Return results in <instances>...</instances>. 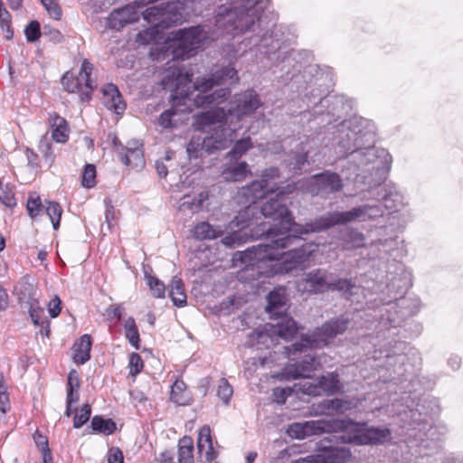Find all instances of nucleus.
Wrapping results in <instances>:
<instances>
[{
  "label": "nucleus",
  "instance_id": "obj_1",
  "mask_svg": "<svg viewBox=\"0 0 463 463\" xmlns=\"http://www.w3.org/2000/svg\"><path fill=\"white\" fill-rule=\"evenodd\" d=\"M193 74L182 68H175L168 75V80L175 86L172 94L173 109L164 111L158 123L161 127L172 128V117L177 112L189 113L196 108L221 104L230 95L229 88H221L209 93L214 86L237 83L239 77L237 71L230 66H223L217 69L211 76L198 78L193 86L185 90L187 84L192 82Z\"/></svg>",
  "mask_w": 463,
  "mask_h": 463
},
{
  "label": "nucleus",
  "instance_id": "obj_2",
  "mask_svg": "<svg viewBox=\"0 0 463 463\" xmlns=\"http://www.w3.org/2000/svg\"><path fill=\"white\" fill-rule=\"evenodd\" d=\"M299 234L288 233L270 240V244L253 246L245 251L240 252V260L246 266L257 269L260 275L272 277L283 275L308 264L317 246L306 243L284 252H278L279 249L291 246L298 240Z\"/></svg>",
  "mask_w": 463,
  "mask_h": 463
},
{
  "label": "nucleus",
  "instance_id": "obj_3",
  "mask_svg": "<svg viewBox=\"0 0 463 463\" xmlns=\"http://www.w3.org/2000/svg\"><path fill=\"white\" fill-rule=\"evenodd\" d=\"M296 191H298L297 184L290 183L281 187L274 197L269 198L263 203L260 209L254 203L253 205L257 208V212L253 215L249 216V218L251 219L250 224L242 227V225L236 223L234 218L230 223V228L233 229L236 227L238 230L223 237L222 242L231 248H235L246 242L249 237V233L246 230L254 223H257V219L259 218L257 216L258 214L278 222V225L269 227L268 229H266L265 223L260 224L262 226L261 234H266L267 238L270 240L290 232L297 234H307L312 232L311 231L307 232V229L309 228V224L315 222V220L307 222L305 226L298 224L294 222L291 212L287 206L288 195Z\"/></svg>",
  "mask_w": 463,
  "mask_h": 463
},
{
  "label": "nucleus",
  "instance_id": "obj_4",
  "mask_svg": "<svg viewBox=\"0 0 463 463\" xmlns=\"http://www.w3.org/2000/svg\"><path fill=\"white\" fill-rule=\"evenodd\" d=\"M349 323V319L345 317L329 320L317 327L312 334L302 335L300 341L293 344L291 347H285L288 356L297 362L283 369L282 378L288 381L308 378L312 372L320 367L319 358L313 349L326 346L330 340L344 334Z\"/></svg>",
  "mask_w": 463,
  "mask_h": 463
},
{
  "label": "nucleus",
  "instance_id": "obj_5",
  "mask_svg": "<svg viewBox=\"0 0 463 463\" xmlns=\"http://www.w3.org/2000/svg\"><path fill=\"white\" fill-rule=\"evenodd\" d=\"M266 311L278 316L276 323L266 324L263 330L254 332L258 343L269 345L268 342L273 343L278 338L290 340L300 328L295 320L284 315L279 317L288 308V298L285 287L275 288L267 296Z\"/></svg>",
  "mask_w": 463,
  "mask_h": 463
},
{
  "label": "nucleus",
  "instance_id": "obj_6",
  "mask_svg": "<svg viewBox=\"0 0 463 463\" xmlns=\"http://www.w3.org/2000/svg\"><path fill=\"white\" fill-rule=\"evenodd\" d=\"M260 0H230L228 5L219 6L215 16V26L223 33L237 35L255 31L259 26Z\"/></svg>",
  "mask_w": 463,
  "mask_h": 463
},
{
  "label": "nucleus",
  "instance_id": "obj_7",
  "mask_svg": "<svg viewBox=\"0 0 463 463\" xmlns=\"http://www.w3.org/2000/svg\"><path fill=\"white\" fill-rule=\"evenodd\" d=\"M279 177V168L272 166L263 171L260 180L253 181L249 185L239 189L235 195L236 203L246 206L235 216L238 225L245 227L250 224L251 219L249 216L257 212V208L253 204L268 194L279 192L281 189L275 182Z\"/></svg>",
  "mask_w": 463,
  "mask_h": 463
},
{
  "label": "nucleus",
  "instance_id": "obj_8",
  "mask_svg": "<svg viewBox=\"0 0 463 463\" xmlns=\"http://www.w3.org/2000/svg\"><path fill=\"white\" fill-rule=\"evenodd\" d=\"M261 105L259 95L253 90L236 94L230 102V108H223L202 112L198 118L201 126L220 122L222 119L230 121V124L239 123L244 117L253 114Z\"/></svg>",
  "mask_w": 463,
  "mask_h": 463
},
{
  "label": "nucleus",
  "instance_id": "obj_9",
  "mask_svg": "<svg viewBox=\"0 0 463 463\" xmlns=\"http://www.w3.org/2000/svg\"><path fill=\"white\" fill-rule=\"evenodd\" d=\"M383 215L382 209L377 205H362L354 207L347 212H335L326 213L315 219V222L309 224L307 231L321 232L336 224H344L353 221H365Z\"/></svg>",
  "mask_w": 463,
  "mask_h": 463
},
{
  "label": "nucleus",
  "instance_id": "obj_10",
  "mask_svg": "<svg viewBox=\"0 0 463 463\" xmlns=\"http://www.w3.org/2000/svg\"><path fill=\"white\" fill-rule=\"evenodd\" d=\"M340 420L349 422L346 428L339 430L344 434L335 436V440L341 443L368 445L383 443L391 439V431L387 428H366L365 423H357L350 419Z\"/></svg>",
  "mask_w": 463,
  "mask_h": 463
},
{
  "label": "nucleus",
  "instance_id": "obj_11",
  "mask_svg": "<svg viewBox=\"0 0 463 463\" xmlns=\"http://www.w3.org/2000/svg\"><path fill=\"white\" fill-rule=\"evenodd\" d=\"M201 116L197 114L194 120V128L207 133L205 137L206 153L213 154L216 151L227 148L236 137V131L241 126L235 123L230 124V121L222 119L220 122L212 123L207 126H201L198 122V118Z\"/></svg>",
  "mask_w": 463,
  "mask_h": 463
},
{
  "label": "nucleus",
  "instance_id": "obj_12",
  "mask_svg": "<svg viewBox=\"0 0 463 463\" xmlns=\"http://www.w3.org/2000/svg\"><path fill=\"white\" fill-rule=\"evenodd\" d=\"M172 34L173 56L181 60L194 55V51L201 48L210 39L209 32L201 25L180 29Z\"/></svg>",
  "mask_w": 463,
  "mask_h": 463
},
{
  "label": "nucleus",
  "instance_id": "obj_13",
  "mask_svg": "<svg viewBox=\"0 0 463 463\" xmlns=\"http://www.w3.org/2000/svg\"><path fill=\"white\" fill-rule=\"evenodd\" d=\"M348 424V421L334 418L308 420L303 423L291 424L288 432L292 437L302 439L311 435L339 432V430L346 428Z\"/></svg>",
  "mask_w": 463,
  "mask_h": 463
},
{
  "label": "nucleus",
  "instance_id": "obj_14",
  "mask_svg": "<svg viewBox=\"0 0 463 463\" xmlns=\"http://www.w3.org/2000/svg\"><path fill=\"white\" fill-rule=\"evenodd\" d=\"M93 70V65L84 60L82 61L80 72L77 77L71 73L66 72L62 79L61 84L63 88L71 93H79L81 101H88L91 98V93L96 87L90 80V73Z\"/></svg>",
  "mask_w": 463,
  "mask_h": 463
},
{
  "label": "nucleus",
  "instance_id": "obj_15",
  "mask_svg": "<svg viewBox=\"0 0 463 463\" xmlns=\"http://www.w3.org/2000/svg\"><path fill=\"white\" fill-rule=\"evenodd\" d=\"M296 184L298 190L313 195L335 193L343 187L340 176L329 171L315 175L308 179L299 180Z\"/></svg>",
  "mask_w": 463,
  "mask_h": 463
},
{
  "label": "nucleus",
  "instance_id": "obj_16",
  "mask_svg": "<svg viewBox=\"0 0 463 463\" xmlns=\"http://www.w3.org/2000/svg\"><path fill=\"white\" fill-rule=\"evenodd\" d=\"M330 273L323 269H316L303 275L298 282V289L302 293L310 295L321 294L328 291V279Z\"/></svg>",
  "mask_w": 463,
  "mask_h": 463
},
{
  "label": "nucleus",
  "instance_id": "obj_17",
  "mask_svg": "<svg viewBox=\"0 0 463 463\" xmlns=\"http://www.w3.org/2000/svg\"><path fill=\"white\" fill-rule=\"evenodd\" d=\"M351 452L346 448L323 447L315 455L301 458L294 463H346Z\"/></svg>",
  "mask_w": 463,
  "mask_h": 463
},
{
  "label": "nucleus",
  "instance_id": "obj_18",
  "mask_svg": "<svg viewBox=\"0 0 463 463\" xmlns=\"http://www.w3.org/2000/svg\"><path fill=\"white\" fill-rule=\"evenodd\" d=\"M139 19L137 11L133 5H127L111 12L108 17V26L113 30H120L125 25L137 22Z\"/></svg>",
  "mask_w": 463,
  "mask_h": 463
},
{
  "label": "nucleus",
  "instance_id": "obj_19",
  "mask_svg": "<svg viewBox=\"0 0 463 463\" xmlns=\"http://www.w3.org/2000/svg\"><path fill=\"white\" fill-rule=\"evenodd\" d=\"M120 160L132 168H142L145 165L142 144L137 140L128 142L120 153Z\"/></svg>",
  "mask_w": 463,
  "mask_h": 463
},
{
  "label": "nucleus",
  "instance_id": "obj_20",
  "mask_svg": "<svg viewBox=\"0 0 463 463\" xmlns=\"http://www.w3.org/2000/svg\"><path fill=\"white\" fill-rule=\"evenodd\" d=\"M194 0H176L165 3L166 20L174 24H179L190 14V9Z\"/></svg>",
  "mask_w": 463,
  "mask_h": 463
},
{
  "label": "nucleus",
  "instance_id": "obj_21",
  "mask_svg": "<svg viewBox=\"0 0 463 463\" xmlns=\"http://www.w3.org/2000/svg\"><path fill=\"white\" fill-rule=\"evenodd\" d=\"M197 449L199 456L204 458L205 463H211L218 455L213 449L211 429L208 425L203 426L199 430Z\"/></svg>",
  "mask_w": 463,
  "mask_h": 463
},
{
  "label": "nucleus",
  "instance_id": "obj_22",
  "mask_svg": "<svg viewBox=\"0 0 463 463\" xmlns=\"http://www.w3.org/2000/svg\"><path fill=\"white\" fill-rule=\"evenodd\" d=\"M103 104L117 114H121L126 109V104L116 85L109 83L102 89Z\"/></svg>",
  "mask_w": 463,
  "mask_h": 463
},
{
  "label": "nucleus",
  "instance_id": "obj_23",
  "mask_svg": "<svg viewBox=\"0 0 463 463\" xmlns=\"http://www.w3.org/2000/svg\"><path fill=\"white\" fill-rule=\"evenodd\" d=\"M48 124L52 138L57 143H65L69 138V126L66 119L56 112L49 113Z\"/></svg>",
  "mask_w": 463,
  "mask_h": 463
},
{
  "label": "nucleus",
  "instance_id": "obj_24",
  "mask_svg": "<svg viewBox=\"0 0 463 463\" xmlns=\"http://www.w3.org/2000/svg\"><path fill=\"white\" fill-rule=\"evenodd\" d=\"M250 174V169L246 162L225 164L222 171V176L227 182L242 181Z\"/></svg>",
  "mask_w": 463,
  "mask_h": 463
},
{
  "label": "nucleus",
  "instance_id": "obj_25",
  "mask_svg": "<svg viewBox=\"0 0 463 463\" xmlns=\"http://www.w3.org/2000/svg\"><path fill=\"white\" fill-rule=\"evenodd\" d=\"M92 339L90 335H83L72 346V359L77 364H84L90 359Z\"/></svg>",
  "mask_w": 463,
  "mask_h": 463
},
{
  "label": "nucleus",
  "instance_id": "obj_26",
  "mask_svg": "<svg viewBox=\"0 0 463 463\" xmlns=\"http://www.w3.org/2000/svg\"><path fill=\"white\" fill-rule=\"evenodd\" d=\"M320 394L332 395L341 391L339 377L336 373H328L317 378Z\"/></svg>",
  "mask_w": 463,
  "mask_h": 463
},
{
  "label": "nucleus",
  "instance_id": "obj_27",
  "mask_svg": "<svg viewBox=\"0 0 463 463\" xmlns=\"http://www.w3.org/2000/svg\"><path fill=\"white\" fill-rule=\"evenodd\" d=\"M223 233V230L219 226H213L206 222L198 223L194 228V237L199 241L213 240Z\"/></svg>",
  "mask_w": 463,
  "mask_h": 463
},
{
  "label": "nucleus",
  "instance_id": "obj_28",
  "mask_svg": "<svg viewBox=\"0 0 463 463\" xmlns=\"http://www.w3.org/2000/svg\"><path fill=\"white\" fill-rule=\"evenodd\" d=\"M169 296L175 306L181 307L186 305L184 285L181 279L175 277L170 284Z\"/></svg>",
  "mask_w": 463,
  "mask_h": 463
},
{
  "label": "nucleus",
  "instance_id": "obj_29",
  "mask_svg": "<svg viewBox=\"0 0 463 463\" xmlns=\"http://www.w3.org/2000/svg\"><path fill=\"white\" fill-rule=\"evenodd\" d=\"M194 441L189 436L183 437L178 443V463H194Z\"/></svg>",
  "mask_w": 463,
  "mask_h": 463
},
{
  "label": "nucleus",
  "instance_id": "obj_30",
  "mask_svg": "<svg viewBox=\"0 0 463 463\" xmlns=\"http://www.w3.org/2000/svg\"><path fill=\"white\" fill-rule=\"evenodd\" d=\"M186 152L190 159L202 156L203 152L206 153L205 138L201 135L193 136L187 145Z\"/></svg>",
  "mask_w": 463,
  "mask_h": 463
},
{
  "label": "nucleus",
  "instance_id": "obj_31",
  "mask_svg": "<svg viewBox=\"0 0 463 463\" xmlns=\"http://www.w3.org/2000/svg\"><path fill=\"white\" fill-rule=\"evenodd\" d=\"M171 400L178 405H185L189 401L186 392V384L181 380H176L172 385Z\"/></svg>",
  "mask_w": 463,
  "mask_h": 463
},
{
  "label": "nucleus",
  "instance_id": "obj_32",
  "mask_svg": "<svg viewBox=\"0 0 463 463\" xmlns=\"http://www.w3.org/2000/svg\"><path fill=\"white\" fill-rule=\"evenodd\" d=\"M208 199V193L202 192L198 194V197L191 199L190 196L185 195L182 198V203H180V210H190L193 213L198 212L205 200Z\"/></svg>",
  "mask_w": 463,
  "mask_h": 463
},
{
  "label": "nucleus",
  "instance_id": "obj_33",
  "mask_svg": "<svg viewBox=\"0 0 463 463\" xmlns=\"http://www.w3.org/2000/svg\"><path fill=\"white\" fill-rule=\"evenodd\" d=\"M91 428L96 432L109 435L115 431L116 423L111 419L105 420L100 416H95L91 420Z\"/></svg>",
  "mask_w": 463,
  "mask_h": 463
},
{
  "label": "nucleus",
  "instance_id": "obj_34",
  "mask_svg": "<svg viewBox=\"0 0 463 463\" xmlns=\"http://www.w3.org/2000/svg\"><path fill=\"white\" fill-rule=\"evenodd\" d=\"M144 20L149 23H156L157 21H163L166 19V11L165 8V3L157 5L147 7L142 13Z\"/></svg>",
  "mask_w": 463,
  "mask_h": 463
},
{
  "label": "nucleus",
  "instance_id": "obj_35",
  "mask_svg": "<svg viewBox=\"0 0 463 463\" xmlns=\"http://www.w3.org/2000/svg\"><path fill=\"white\" fill-rule=\"evenodd\" d=\"M354 287L355 285L351 279H333V275L330 273V277L328 279V291H339L346 294Z\"/></svg>",
  "mask_w": 463,
  "mask_h": 463
},
{
  "label": "nucleus",
  "instance_id": "obj_36",
  "mask_svg": "<svg viewBox=\"0 0 463 463\" xmlns=\"http://www.w3.org/2000/svg\"><path fill=\"white\" fill-rule=\"evenodd\" d=\"M45 212L52 223L53 229L57 230L60 226L62 208L58 203L48 201L45 203Z\"/></svg>",
  "mask_w": 463,
  "mask_h": 463
},
{
  "label": "nucleus",
  "instance_id": "obj_37",
  "mask_svg": "<svg viewBox=\"0 0 463 463\" xmlns=\"http://www.w3.org/2000/svg\"><path fill=\"white\" fill-rule=\"evenodd\" d=\"M323 404L326 409L337 413H345L354 407L351 401L337 398L325 401Z\"/></svg>",
  "mask_w": 463,
  "mask_h": 463
},
{
  "label": "nucleus",
  "instance_id": "obj_38",
  "mask_svg": "<svg viewBox=\"0 0 463 463\" xmlns=\"http://www.w3.org/2000/svg\"><path fill=\"white\" fill-rule=\"evenodd\" d=\"M294 390L297 392H300V393L307 394V395H312V396L321 395L317 380L316 382H304V383H296L294 385Z\"/></svg>",
  "mask_w": 463,
  "mask_h": 463
},
{
  "label": "nucleus",
  "instance_id": "obj_39",
  "mask_svg": "<svg viewBox=\"0 0 463 463\" xmlns=\"http://www.w3.org/2000/svg\"><path fill=\"white\" fill-rule=\"evenodd\" d=\"M252 147V143L250 137L238 140L232 149L228 153V156L232 158H239L245 154L250 148Z\"/></svg>",
  "mask_w": 463,
  "mask_h": 463
},
{
  "label": "nucleus",
  "instance_id": "obj_40",
  "mask_svg": "<svg viewBox=\"0 0 463 463\" xmlns=\"http://www.w3.org/2000/svg\"><path fill=\"white\" fill-rule=\"evenodd\" d=\"M307 162V152H296L290 156L288 160V165L292 171L296 174L301 171L302 167Z\"/></svg>",
  "mask_w": 463,
  "mask_h": 463
},
{
  "label": "nucleus",
  "instance_id": "obj_41",
  "mask_svg": "<svg viewBox=\"0 0 463 463\" xmlns=\"http://www.w3.org/2000/svg\"><path fill=\"white\" fill-rule=\"evenodd\" d=\"M0 201L7 207L13 208L16 205V200L14 198V194L12 189L7 185L3 184L0 180Z\"/></svg>",
  "mask_w": 463,
  "mask_h": 463
},
{
  "label": "nucleus",
  "instance_id": "obj_42",
  "mask_svg": "<svg viewBox=\"0 0 463 463\" xmlns=\"http://www.w3.org/2000/svg\"><path fill=\"white\" fill-rule=\"evenodd\" d=\"M43 207L40 197L36 194H32L29 196L26 203V209L29 216L32 219L36 218Z\"/></svg>",
  "mask_w": 463,
  "mask_h": 463
},
{
  "label": "nucleus",
  "instance_id": "obj_43",
  "mask_svg": "<svg viewBox=\"0 0 463 463\" xmlns=\"http://www.w3.org/2000/svg\"><path fill=\"white\" fill-rule=\"evenodd\" d=\"M91 407L90 404H83L79 412H76L73 418V427L79 429L82 427L90 419Z\"/></svg>",
  "mask_w": 463,
  "mask_h": 463
},
{
  "label": "nucleus",
  "instance_id": "obj_44",
  "mask_svg": "<svg viewBox=\"0 0 463 463\" xmlns=\"http://www.w3.org/2000/svg\"><path fill=\"white\" fill-rule=\"evenodd\" d=\"M378 150L373 146H369L364 149H358L355 151V154L360 157L362 164H370L374 163L375 159L379 156Z\"/></svg>",
  "mask_w": 463,
  "mask_h": 463
},
{
  "label": "nucleus",
  "instance_id": "obj_45",
  "mask_svg": "<svg viewBox=\"0 0 463 463\" xmlns=\"http://www.w3.org/2000/svg\"><path fill=\"white\" fill-rule=\"evenodd\" d=\"M147 284L153 292L154 297L156 298H162L165 296V284L159 280L157 278L151 276V275H146Z\"/></svg>",
  "mask_w": 463,
  "mask_h": 463
},
{
  "label": "nucleus",
  "instance_id": "obj_46",
  "mask_svg": "<svg viewBox=\"0 0 463 463\" xmlns=\"http://www.w3.org/2000/svg\"><path fill=\"white\" fill-rule=\"evenodd\" d=\"M96 167L94 165H86L82 173V185L87 188H91L95 185Z\"/></svg>",
  "mask_w": 463,
  "mask_h": 463
},
{
  "label": "nucleus",
  "instance_id": "obj_47",
  "mask_svg": "<svg viewBox=\"0 0 463 463\" xmlns=\"http://www.w3.org/2000/svg\"><path fill=\"white\" fill-rule=\"evenodd\" d=\"M232 387L224 378L221 379L218 384L217 395L223 401L225 404L229 403V401L232 395Z\"/></svg>",
  "mask_w": 463,
  "mask_h": 463
},
{
  "label": "nucleus",
  "instance_id": "obj_48",
  "mask_svg": "<svg viewBox=\"0 0 463 463\" xmlns=\"http://www.w3.org/2000/svg\"><path fill=\"white\" fill-rule=\"evenodd\" d=\"M43 310L39 307L38 301L32 299L29 303V314L34 325L42 326L44 321L42 319Z\"/></svg>",
  "mask_w": 463,
  "mask_h": 463
},
{
  "label": "nucleus",
  "instance_id": "obj_49",
  "mask_svg": "<svg viewBox=\"0 0 463 463\" xmlns=\"http://www.w3.org/2000/svg\"><path fill=\"white\" fill-rule=\"evenodd\" d=\"M24 34L28 42H35L41 36L40 24L37 21H32L24 29Z\"/></svg>",
  "mask_w": 463,
  "mask_h": 463
},
{
  "label": "nucleus",
  "instance_id": "obj_50",
  "mask_svg": "<svg viewBox=\"0 0 463 463\" xmlns=\"http://www.w3.org/2000/svg\"><path fill=\"white\" fill-rule=\"evenodd\" d=\"M143 369V361L141 356L137 353H132L129 357L130 374L135 376Z\"/></svg>",
  "mask_w": 463,
  "mask_h": 463
},
{
  "label": "nucleus",
  "instance_id": "obj_51",
  "mask_svg": "<svg viewBox=\"0 0 463 463\" xmlns=\"http://www.w3.org/2000/svg\"><path fill=\"white\" fill-rule=\"evenodd\" d=\"M156 30L154 28H148L137 33V42L141 44H149L156 39Z\"/></svg>",
  "mask_w": 463,
  "mask_h": 463
},
{
  "label": "nucleus",
  "instance_id": "obj_52",
  "mask_svg": "<svg viewBox=\"0 0 463 463\" xmlns=\"http://www.w3.org/2000/svg\"><path fill=\"white\" fill-rule=\"evenodd\" d=\"M293 391L291 388H275L272 392L274 402L279 404L285 403L287 398L292 394Z\"/></svg>",
  "mask_w": 463,
  "mask_h": 463
},
{
  "label": "nucleus",
  "instance_id": "obj_53",
  "mask_svg": "<svg viewBox=\"0 0 463 463\" xmlns=\"http://www.w3.org/2000/svg\"><path fill=\"white\" fill-rule=\"evenodd\" d=\"M0 27L5 34L6 40H11L14 36V32L11 27L10 14L2 15L0 18Z\"/></svg>",
  "mask_w": 463,
  "mask_h": 463
},
{
  "label": "nucleus",
  "instance_id": "obj_54",
  "mask_svg": "<svg viewBox=\"0 0 463 463\" xmlns=\"http://www.w3.org/2000/svg\"><path fill=\"white\" fill-rule=\"evenodd\" d=\"M66 410H65V416L71 417L72 413V404L77 402L80 399V394L78 392L72 391V390H66Z\"/></svg>",
  "mask_w": 463,
  "mask_h": 463
},
{
  "label": "nucleus",
  "instance_id": "obj_55",
  "mask_svg": "<svg viewBox=\"0 0 463 463\" xmlns=\"http://www.w3.org/2000/svg\"><path fill=\"white\" fill-rule=\"evenodd\" d=\"M51 16L59 20L61 16V9L55 0H44L43 4Z\"/></svg>",
  "mask_w": 463,
  "mask_h": 463
},
{
  "label": "nucleus",
  "instance_id": "obj_56",
  "mask_svg": "<svg viewBox=\"0 0 463 463\" xmlns=\"http://www.w3.org/2000/svg\"><path fill=\"white\" fill-rule=\"evenodd\" d=\"M80 380L76 370H71L67 379V390H72L79 392Z\"/></svg>",
  "mask_w": 463,
  "mask_h": 463
},
{
  "label": "nucleus",
  "instance_id": "obj_57",
  "mask_svg": "<svg viewBox=\"0 0 463 463\" xmlns=\"http://www.w3.org/2000/svg\"><path fill=\"white\" fill-rule=\"evenodd\" d=\"M124 310L125 309H124L123 306L118 304V305H110L107 308L106 312H107L108 317L110 319L119 320L123 316Z\"/></svg>",
  "mask_w": 463,
  "mask_h": 463
},
{
  "label": "nucleus",
  "instance_id": "obj_58",
  "mask_svg": "<svg viewBox=\"0 0 463 463\" xmlns=\"http://www.w3.org/2000/svg\"><path fill=\"white\" fill-rule=\"evenodd\" d=\"M61 299L55 296L48 305V312L52 317H56L61 313Z\"/></svg>",
  "mask_w": 463,
  "mask_h": 463
},
{
  "label": "nucleus",
  "instance_id": "obj_59",
  "mask_svg": "<svg viewBox=\"0 0 463 463\" xmlns=\"http://www.w3.org/2000/svg\"><path fill=\"white\" fill-rule=\"evenodd\" d=\"M125 335L128 339L132 346H134L136 349L139 348L140 338L137 327L134 329L126 330Z\"/></svg>",
  "mask_w": 463,
  "mask_h": 463
},
{
  "label": "nucleus",
  "instance_id": "obj_60",
  "mask_svg": "<svg viewBox=\"0 0 463 463\" xmlns=\"http://www.w3.org/2000/svg\"><path fill=\"white\" fill-rule=\"evenodd\" d=\"M124 457L122 451L118 448H111L108 454L109 463H123Z\"/></svg>",
  "mask_w": 463,
  "mask_h": 463
},
{
  "label": "nucleus",
  "instance_id": "obj_61",
  "mask_svg": "<svg viewBox=\"0 0 463 463\" xmlns=\"http://www.w3.org/2000/svg\"><path fill=\"white\" fill-rule=\"evenodd\" d=\"M0 388V411L5 414L10 409L9 395L5 390H2L1 384Z\"/></svg>",
  "mask_w": 463,
  "mask_h": 463
},
{
  "label": "nucleus",
  "instance_id": "obj_62",
  "mask_svg": "<svg viewBox=\"0 0 463 463\" xmlns=\"http://www.w3.org/2000/svg\"><path fill=\"white\" fill-rule=\"evenodd\" d=\"M33 439L40 450L49 449L48 439L45 436L36 431L33 435Z\"/></svg>",
  "mask_w": 463,
  "mask_h": 463
},
{
  "label": "nucleus",
  "instance_id": "obj_63",
  "mask_svg": "<svg viewBox=\"0 0 463 463\" xmlns=\"http://www.w3.org/2000/svg\"><path fill=\"white\" fill-rule=\"evenodd\" d=\"M40 150L43 153V156L47 161L52 162V155L50 144L46 139H42L39 145Z\"/></svg>",
  "mask_w": 463,
  "mask_h": 463
},
{
  "label": "nucleus",
  "instance_id": "obj_64",
  "mask_svg": "<svg viewBox=\"0 0 463 463\" xmlns=\"http://www.w3.org/2000/svg\"><path fill=\"white\" fill-rule=\"evenodd\" d=\"M116 219V212L112 205H108L105 213V222L110 229L113 225V221Z\"/></svg>",
  "mask_w": 463,
  "mask_h": 463
}]
</instances>
